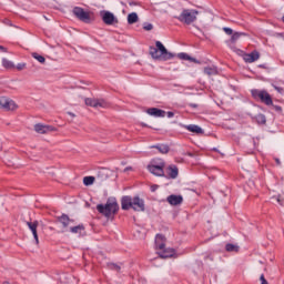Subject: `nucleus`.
Instances as JSON below:
<instances>
[{"instance_id":"nucleus-1","label":"nucleus","mask_w":284,"mask_h":284,"mask_svg":"<svg viewBox=\"0 0 284 284\" xmlns=\"http://www.w3.org/2000/svg\"><path fill=\"white\" fill-rule=\"evenodd\" d=\"M122 210H134V212H143L145 210V200L139 195L130 196L125 195L121 200Z\"/></svg>"},{"instance_id":"nucleus-2","label":"nucleus","mask_w":284,"mask_h":284,"mask_svg":"<svg viewBox=\"0 0 284 284\" xmlns=\"http://www.w3.org/2000/svg\"><path fill=\"white\" fill-rule=\"evenodd\" d=\"M149 52L152 59H162V61L174 59V54L169 52L161 41H156L155 47H150Z\"/></svg>"},{"instance_id":"nucleus-3","label":"nucleus","mask_w":284,"mask_h":284,"mask_svg":"<svg viewBox=\"0 0 284 284\" xmlns=\"http://www.w3.org/2000/svg\"><path fill=\"white\" fill-rule=\"evenodd\" d=\"M97 210L100 214L110 219V216H114V214L119 212V203L108 201L106 205L98 204Z\"/></svg>"},{"instance_id":"nucleus-4","label":"nucleus","mask_w":284,"mask_h":284,"mask_svg":"<svg viewBox=\"0 0 284 284\" xmlns=\"http://www.w3.org/2000/svg\"><path fill=\"white\" fill-rule=\"evenodd\" d=\"M196 17H199V12L196 10L184 9L180 16L175 17V19H178V21H181V23L191 26V23H194V21H196Z\"/></svg>"},{"instance_id":"nucleus-5","label":"nucleus","mask_w":284,"mask_h":284,"mask_svg":"<svg viewBox=\"0 0 284 284\" xmlns=\"http://www.w3.org/2000/svg\"><path fill=\"white\" fill-rule=\"evenodd\" d=\"M251 94L255 101H261L264 105H274V101L272 100V95L265 90L253 89L251 90Z\"/></svg>"},{"instance_id":"nucleus-6","label":"nucleus","mask_w":284,"mask_h":284,"mask_svg":"<svg viewBox=\"0 0 284 284\" xmlns=\"http://www.w3.org/2000/svg\"><path fill=\"white\" fill-rule=\"evenodd\" d=\"M148 170L154 176H165V161L160 160L159 164H149Z\"/></svg>"},{"instance_id":"nucleus-7","label":"nucleus","mask_w":284,"mask_h":284,"mask_svg":"<svg viewBox=\"0 0 284 284\" xmlns=\"http://www.w3.org/2000/svg\"><path fill=\"white\" fill-rule=\"evenodd\" d=\"M72 12L79 21H82V23H90V21H92V19L90 18V11H85L84 8L74 7Z\"/></svg>"},{"instance_id":"nucleus-8","label":"nucleus","mask_w":284,"mask_h":284,"mask_svg":"<svg viewBox=\"0 0 284 284\" xmlns=\"http://www.w3.org/2000/svg\"><path fill=\"white\" fill-rule=\"evenodd\" d=\"M17 108H19V105H17V102H14L13 100L6 97L0 98L1 110L14 111L17 110Z\"/></svg>"},{"instance_id":"nucleus-9","label":"nucleus","mask_w":284,"mask_h":284,"mask_svg":"<svg viewBox=\"0 0 284 284\" xmlns=\"http://www.w3.org/2000/svg\"><path fill=\"white\" fill-rule=\"evenodd\" d=\"M84 103L90 108H108V102L103 99L87 98L84 100Z\"/></svg>"},{"instance_id":"nucleus-10","label":"nucleus","mask_w":284,"mask_h":284,"mask_svg":"<svg viewBox=\"0 0 284 284\" xmlns=\"http://www.w3.org/2000/svg\"><path fill=\"white\" fill-rule=\"evenodd\" d=\"M101 18L105 26H114V23H119V20L116 19V17H114V13L110 11H102Z\"/></svg>"},{"instance_id":"nucleus-11","label":"nucleus","mask_w":284,"mask_h":284,"mask_svg":"<svg viewBox=\"0 0 284 284\" xmlns=\"http://www.w3.org/2000/svg\"><path fill=\"white\" fill-rule=\"evenodd\" d=\"M33 128L38 134H50V132H57L55 126L48 125V124L38 123Z\"/></svg>"},{"instance_id":"nucleus-12","label":"nucleus","mask_w":284,"mask_h":284,"mask_svg":"<svg viewBox=\"0 0 284 284\" xmlns=\"http://www.w3.org/2000/svg\"><path fill=\"white\" fill-rule=\"evenodd\" d=\"M243 59L245 63H254L255 61H258L261 59V53L258 51H253L251 53H244Z\"/></svg>"},{"instance_id":"nucleus-13","label":"nucleus","mask_w":284,"mask_h":284,"mask_svg":"<svg viewBox=\"0 0 284 284\" xmlns=\"http://www.w3.org/2000/svg\"><path fill=\"white\" fill-rule=\"evenodd\" d=\"M146 113H149L150 116H154L155 119H164L165 116V111L158 108H150L146 110Z\"/></svg>"},{"instance_id":"nucleus-14","label":"nucleus","mask_w":284,"mask_h":284,"mask_svg":"<svg viewBox=\"0 0 284 284\" xmlns=\"http://www.w3.org/2000/svg\"><path fill=\"white\" fill-rule=\"evenodd\" d=\"M27 225L29 230L32 232L37 245H39V234L37 233V227H39V222L38 221L27 222Z\"/></svg>"},{"instance_id":"nucleus-15","label":"nucleus","mask_w":284,"mask_h":284,"mask_svg":"<svg viewBox=\"0 0 284 284\" xmlns=\"http://www.w3.org/2000/svg\"><path fill=\"white\" fill-rule=\"evenodd\" d=\"M166 179H176L179 176V168L176 165H170L166 168Z\"/></svg>"},{"instance_id":"nucleus-16","label":"nucleus","mask_w":284,"mask_h":284,"mask_svg":"<svg viewBox=\"0 0 284 284\" xmlns=\"http://www.w3.org/2000/svg\"><path fill=\"white\" fill-rule=\"evenodd\" d=\"M166 201L170 205H181L183 203V196L172 194L168 196Z\"/></svg>"},{"instance_id":"nucleus-17","label":"nucleus","mask_w":284,"mask_h":284,"mask_svg":"<svg viewBox=\"0 0 284 284\" xmlns=\"http://www.w3.org/2000/svg\"><path fill=\"white\" fill-rule=\"evenodd\" d=\"M59 223H61L62 227H70L72 223H74V220L70 219L67 214H62L58 217Z\"/></svg>"},{"instance_id":"nucleus-18","label":"nucleus","mask_w":284,"mask_h":284,"mask_svg":"<svg viewBox=\"0 0 284 284\" xmlns=\"http://www.w3.org/2000/svg\"><path fill=\"white\" fill-rule=\"evenodd\" d=\"M176 254V251L173 248H164L159 251L160 258H172V256Z\"/></svg>"},{"instance_id":"nucleus-19","label":"nucleus","mask_w":284,"mask_h":284,"mask_svg":"<svg viewBox=\"0 0 284 284\" xmlns=\"http://www.w3.org/2000/svg\"><path fill=\"white\" fill-rule=\"evenodd\" d=\"M184 130H187L189 132H192L193 134H203V130L201 126L196 124H187L183 125Z\"/></svg>"},{"instance_id":"nucleus-20","label":"nucleus","mask_w":284,"mask_h":284,"mask_svg":"<svg viewBox=\"0 0 284 284\" xmlns=\"http://www.w3.org/2000/svg\"><path fill=\"white\" fill-rule=\"evenodd\" d=\"M155 247L156 250H165V236L158 234L155 236Z\"/></svg>"},{"instance_id":"nucleus-21","label":"nucleus","mask_w":284,"mask_h":284,"mask_svg":"<svg viewBox=\"0 0 284 284\" xmlns=\"http://www.w3.org/2000/svg\"><path fill=\"white\" fill-rule=\"evenodd\" d=\"M204 74H207V77H214L219 74V69L214 65L204 68Z\"/></svg>"},{"instance_id":"nucleus-22","label":"nucleus","mask_w":284,"mask_h":284,"mask_svg":"<svg viewBox=\"0 0 284 284\" xmlns=\"http://www.w3.org/2000/svg\"><path fill=\"white\" fill-rule=\"evenodd\" d=\"M85 231V226L83 224H79L77 226H71L70 232L71 234H81V232Z\"/></svg>"},{"instance_id":"nucleus-23","label":"nucleus","mask_w":284,"mask_h":284,"mask_svg":"<svg viewBox=\"0 0 284 284\" xmlns=\"http://www.w3.org/2000/svg\"><path fill=\"white\" fill-rule=\"evenodd\" d=\"M178 57L182 60V61H192L193 63H199V60L190 57L187 53H179Z\"/></svg>"},{"instance_id":"nucleus-24","label":"nucleus","mask_w":284,"mask_h":284,"mask_svg":"<svg viewBox=\"0 0 284 284\" xmlns=\"http://www.w3.org/2000/svg\"><path fill=\"white\" fill-rule=\"evenodd\" d=\"M152 148H155V150H159L161 154H168V152H170V146L165 144H158V145H153Z\"/></svg>"},{"instance_id":"nucleus-25","label":"nucleus","mask_w":284,"mask_h":284,"mask_svg":"<svg viewBox=\"0 0 284 284\" xmlns=\"http://www.w3.org/2000/svg\"><path fill=\"white\" fill-rule=\"evenodd\" d=\"M138 21H139V14H136V12L129 13V16H128V23L130 26L136 23Z\"/></svg>"},{"instance_id":"nucleus-26","label":"nucleus","mask_w":284,"mask_h":284,"mask_svg":"<svg viewBox=\"0 0 284 284\" xmlns=\"http://www.w3.org/2000/svg\"><path fill=\"white\" fill-rule=\"evenodd\" d=\"M225 250L226 252H239L240 247L236 244L229 243L225 245Z\"/></svg>"},{"instance_id":"nucleus-27","label":"nucleus","mask_w":284,"mask_h":284,"mask_svg":"<svg viewBox=\"0 0 284 284\" xmlns=\"http://www.w3.org/2000/svg\"><path fill=\"white\" fill-rule=\"evenodd\" d=\"M31 57L36 59V61H38L39 63H45V58L37 52L32 53Z\"/></svg>"},{"instance_id":"nucleus-28","label":"nucleus","mask_w":284,"mask_h":284,"mask_svg":"<svg viewBox=\"0 0 284 284\" xmlns=\"http://www.w3.org/2000/svg\"><path fill=\"white\" fill-rule=\"evenodd\" d=\"M243 34H245V33H241V32L232 33L231 43H236L237 39H241V37H243Z\"/></svg>"},{"instance_id":"nucleus-29","label":"nucleus","mask_w":284,"mask_h":284,"mask_svg":"<svg viewBox=\"0 0 284 284\" xmlns=\"http://www.w3.org/2000/svg\"><path fill=\"white\" fill-rule=\"evenodd\" d=\"M83 183L85 185H92L94 183V176H84L83 178Z\"/></svg>"},{"instance_id":"nucleus-30","label":"nucleus","mask_w":284,"mask_h":284,"mask_svg":"<svg viewBox=\"0 0 284 284\" xmlns=\"http://www.w3.org/2000/svg\"><path fill=\"white\" fill-rule=\"evenodd\" d=\"M2 65H3V68H7V69L13 68L12 62H10V60H8L6 58L2 59Z\"/></svg>"},{"instance_id":"nucleus-31","label":"nucleus","mask_w":284,"mask_h":284,"mask_svg":"<svg viewBox=\"0 0 284 284\" xmlns=\"http://www.w3.org/2000/svg\"><path fill=\"white\" fill-rule=\"evenodd\" d=\"M223 31L225 32V34L232 36L234 34V31L231 28L224 27Z\"/></svg>"},{"instance_id":"nucleus-32","label":"nucleus","mask_w":284,"mask_h":284,"mask_svg":"<svg viewBox=\"0 0 284 284\" xmlns=\"http://www.w3.org/2000/svg\"><path fill=\"white\" fill-rule=\"evenodd\" d=\"M110 268L115 270V272H121V266H119L116 264H110Z\"/></svg>"},{"instance_id":"nucleus-33","label":"nucleus","mask_w":284,"mask_h":284,"mask_svg":"<svg viewBox=\"0 0 284 284\" xmlns=\"http://www.w3.org/2000/svg\"><path fill=\"white\" fill-rule=\"evenodd\" d=\"M260 281H261V284H270V283L267 282V280H265V275H264V274H262V275L260 276Z\"/></svg>"},{"instance_id":"nucleus-34","label":"nucleus","mask_w":284,"mask_h":284,"mask_svg":"<svg viewBox=\"0 0 284 284\" xmlns=\"http://www.w3.org/2000/svg\"><path fill=\"white\" fill-rule=\"evenodd\" d=\"M274 90H276V92H278L280 94H283L284 90L282 87H276V85H273Z\"/></svg>"},{"instance_id":"nucleus-35","label":"nucleus","mask_w":284,"mask_h":284,"mask_svg":"<svg viewBox=\"0 0 284 284\" xmlns=\"http://www.w3.org/2000/svg\"><path fill=\"white\" fill-rule=\"evenodd\" d=\"M154 26H152V23H148L144 26V30L150 31L153 30Z\"/></svg>"},{"instance_id":"nucleus-36","label":"nucleus","mask_w":284,"mask_h":284,"mask_svg":"<svg viewBox=\"0 0 284 284\" xmlns=\"http://www.w3.org/2000/svg\"><path fill=\"white\" fill-rule=\"evenodd\" d=\"M17 70H26V63H18Z\"/></svg>"},{"instance_id":"nucleus-37","label":"nucleus","mask_w":284,"mask_h":284,"mask_svg":"<svg viewBox=\"0 0 284 284\" xmlns=\"http://www.w3.org/2000/svg\"><path fill=\"white\" fill-rule=\"evenodd\" d=\"M165 114H166L168 119L174 118V112H172V111L165 112Z\"/></svg>"},{"instance_id":"nucleus-38","label":"nucleus","mask_w":284,"mask_h":284,"mask_svg":"<svg viewBox=\"0 0 284 284\" xmlns=\"http://www.w3.org/2000/svg\"><path fill=\"white\" fill-rule=\"evenodd\" d=\"M156 190H159V185H152L151 186V192H156Z\"/></svg>"},{"instance_id":"nucleus-39","label":"nucleus","mask_w":284,"mask_h":284,"mask_svg":"<svg viewBox=\"0 0 284 284\" xmlns=\"http://www.w3.org/2000/svg\"><path fill=\"white\" fill-rule=\"evenodd\" d=\"M0 50H1V52H8V49H6V47H3V45H0Z\"/></svg>"},{"instance_id":"nucleus-40","label":"nucleus","mask_w":284,"mask_h":284,"mask_svg":"<svg viewBox=\"0 0 284 284\" xmlns=\"http://www.w3.org/2000/svg\"><path fill=\"white\" fill-rule=\"evenodd\" d=\"M260 119H261V122H262V123H265V121H266V120H265V115H260Z\"/></svg>"},{"instance_id":"nucleus-41","label":"nucleus","mask_w":284,"mask_h":284,"mask_svg":"<svg viewBox=\"0 0 284 284\" xmlns=\"http://www.w3.org/2000/svg\"><path fill=\"white\" fill-rule=\"evenodd\" d=\"M276 165H281V160L278 158H275Z\"/></svg>"},{"instance_id":"nucleus-42","label":"nucleus","mask_w":284,"mask_h":284,"mask_svg":"<svg viewBox=\"0 0 284 284\" xmlns=\"http://www.w3.org/2000/svg\"><path fill=\"white\" fill-rule=\"evenodd\" d=\"M275 110H276L277 112H281V111L283 110V108H281V106H275Z\"/></svg>"},{"instance_id":"nucleus-43","label":"nucleus","mask_w":284,"mask_h":284,"mask_svg":"<svg viewBox=\"0 0 284 284\" xmlns=\"http://www.w3.org/2000/svg\"><path fill=\"white\" fill-rule=\"evenodd\" d=\"M191 108H196V104H191Z\"/></svg>"},{"instance_id":"nucleus-44","label":"nucleus","mask_w":284,"mask_h":284,"mask_svg":"<svg viewBox=\"0 0 284 284\" xmlns=\"http://www.w3.org/2000/svg\"><path fill=\"white\" fill-rule=\"evenodd\" d=\"M128 170H132V168H126V169H125V172H128Z\"/></svg>"}]
</instances>
